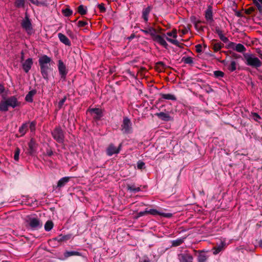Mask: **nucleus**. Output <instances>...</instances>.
<instances>
[{
	"mask_svg": "<svg viewBox=\"0 0 262 262\" xmlns=\"http://www.w3.org/2000/svg\"><path fill=\"white\" fill-rule=\"evenodd\" d=\"M195 50L197 53H201L202 52V46L201 44H198L195 46Z\"/></svg>",
	"mask_w": 262,
	"mask_h": 262,
	"instance_id": "obj_51",
	"label": "nucleus"
},
{
	"mask_svg": "<svg viewBox=\"0 0 262 262\" xmlns=\"http://www.w3.org/2000/svg\"><path fill=\"white\" fill-rule=\"evenodd\" d=\"M231 54L232 55V56L234 58H239L241 57V55L235 53H234V52H231Z\"/></svg>",
	"mask_w": 262,
	"mask_h": 262,
	"instance_id": "obj_58",
	"label": "nucleus"
},
{
	"mask_svg": "<svg viewBox=\"0 0 262 262\" xmlns=\"http://www.w3.org/2000/svg\"><path fill=\"white\" fill-rule=\"evenodd\" d=\"M33 64V61L32 58H28L23 63V68L26 73H28L31 69Z\"/></svg>",
	"mask_w": 262,
	"mask_h": 262,
	"instance_id": "obj_19",
	"label": "nucleus"
},
{
	"mask_svg": "<svg viewBox=\"0 0 262 262\" xmlns=\"http://www.w3.org/2000/svg\"><path fill=\"white\" fill-rule=\"evenodd\" d=\"M152 7L150 6H148L146 8H144L142 10V17L144 19V21L147 23L148 20V15L151 11Z\"/></svg>",
	"mask_w": 262,
	"mask_h": 262,
	"instance_id": "obj_22",
	"label": "nucleus"
},
{
	"mask_svg": "<svg viewBox=\"0 0 262 262\" xmlns=\"http://www.w3.org/2000/svg\"><path fill=\"white\" fill-rule=\"evenodd\" d=\"M126 189L130 192L136 193L141 191L140 187H136L135 184H126Z\"/></svg>",
	"mask_w": 262,
	"mask_h": 262,
	"instance_id": "obj_24",
	"label": "nucleus"
},
{
	"mask_svg": "<svg viewBox=\"0 0 262 262\" xmlns=\"http://www.w3.org/2000/svg\"><path fill=\"white\" fill-rule=\"evenodd\" d=\"M73 256H81V254L77 251H67V258Z\"/></svg>",
	"mask_w": 262,
	"mask_h": 262,
	"instance_id": "obj_30",
	"label": "nucleus"
},
{
	"mask_svg": "<svg viewBox=\"0 0 262 262\" xmlns=\"http://www.w3.org/2000/svg\"><path fill=\"white\" fill-rule=\"evenodd\" d=\"M121 130L123 134H130L133 132L132 123L127 117H123L122 123L121 125Z\"/></svg>",
	"mask_w": 262,
	"mask_h": 262,
	"instance_id": "obj_3",
	"label": "nucleus"
},
{
	"mask_svg": "<svg viewBox=\"0 0 262 262\" xmlns=\"http://www.w3.org/2000/svg\"><path fill=\"white\" fill-rule=\"evenodd\" d=\"M77 10L78 13L82 15L86 14L87 12L86 7H84L82 5H81L78 7Z\"/></svg>",
	"mask_w": 262,
	"mask_h": 262,
	"instance_id": "obj_31",
	"label": "nucleus"
},
{
	"mask_svg": "<svg viewBox=\"0 0 262 262\" xmlns=\"http://www.w3.org/2000/svg\"><path fill=\"white\" fill-rule=\"evenodd\" d=\"M122 145V144L121 143L119 144L118 147H116L112 143L109 144L106 150L107 155L108 156H112L114 154H119L121 150Z\"/></svg>",
	"mask_w": 262,
	"mask_h": 262,
	"instance_id": "obj_8",
	"label": "nucleus"
},
{
	"mask_svg": "<svg viewBox=\"0 0 262 262\" xmlns=\"http://www.w3.org/2000/svg\"><path fill=\"white\" fill-rule=\"evenodd\" d=\"M66 100V97H64L58 103L59 107H61L64 103V101Z\"/></svg>",
	"mask_w": 262,
	"mask_h": 262,
	"instance_id": "obj_57",
	"label": "nucleus"
},
{
	"mask_svg": "<svg viewBox=\"0 0 262 262\" xmlns=\"http://www.w3.org/2000/svg\"><path fill=\"white\" fill-rule=\"evenodd\" d=\"M73 236V234H67V241L72 238Z\"/></svg>",
	"mask_w": 262,
	"mask_h": 262,
	"instance_id": "obj_59",
	"label": "nucleus"
},
{
	"mask_svg": "<svg viewBox=\"0 0 262 262\" xmlns=\"http://www.w3.org/2000/svg\"><path fill=\"white\" fill-rule=\"evenodd\" d=\"M20 152V149L18 147H17L15 149V150L14 152V159L16 161H18L19 160V156Z\"/></svg>",
	"mask_w": 262,
	"mask_h": 262,
	"instance_id": "obj_42",
	"label": "nucleus"
},
{
	"mask_svg": "<svg viewBox=\"0 0 262 262\" xmlns=\"http://www.w3.org/2000/svg\"><path fill=\"white\" fill-rule=\"evenodd\" d=\"M166 39L169 42L177 46L178 47L182 48L183 44L180 43L177 40L173 39L168 37H166Z\"/></svg>",
	"mask_w": 262,
	"mask_h": 262,
	"instance_id": "obj_32",
	"label": "nucleus"
},
{
	"mask_svg": "<svg viewBox=\"0 0 262 262\" xmlns=\"http://www.w3.org/2000/svg\"><path fill=\"white\" fill-rule=\"evenodd\" d=\"M30 227L33 230H38L42 226L41 221L37 217H30L27 221Z\"/></svg>",
	"mask_w": 262,
	"mask_h": 262,
	"instance_id": "obj_6",
	"label": "nucleus"
},
{
	"mask_svg": "<svg viewBox=\"0 0 262 262\" xmlns=\"http://www.w3.org/2000/svg\"><path fill=\"white\" fill-rule=\"evenodd\" d=\"M67 46L70 47L71 46V42L70 40L67 38Z\"/></svg>",
	"mask_w": 262,
	"mask_h": 262,
	"instance_id": "obj_64",
	"label": "nucleus"
},
{
	"mask_svg": "<svg viewBox=\"0 0 262 262\" xmlns=\"http://www.w3.org/2000/svg\"><path fill=\"white\" fill-rule=\"evenodd\" d=\"M201 23L200 21H197L194 23L195 27L196 29H199L200 30L203 31V27L202 26H199V24Z\"/></svg>",
	"mask_w": 262,
	"mask_h": 262,
	"instance_id": "obj_55",
	"label": "nucleus"
},
{
	"mask_svg": "<svg viewBox=\"0 0 262 262\" xmlns=\"http://www.w3.org/2000/svg\"><path fill=\"white\" fill-rule=\"evenodd\" d=\"M155 116H156L160 120L163 121H169L171 120L172 118L169 115V113L167 112H160L159 113H157L155 114Z\"/></svg>",
	"mask_w": 262,
	"mask_h": 262,
	"instance_id": "obj_14",
	"label": "nucleus"
},
{
	"mask_svg": "<svg viewBox=\"0 0 262 262\" xmlns=\"http://www.w3.org/2000/svg\"><path fill=\"white\" fill-rule=\"evenodd\" d=\"M36 123L34 122H31L29 125L30 129L31 132H33L35 129Z\"/></svg>",
	"mask_w": 262,
	"mask_h": 262,
	"instance_id": "obj_53",
	"label": "nucleus"
},
{
	"mask_svg": "<svg viewBox=\"0 0 262 262\" xmlns=\"http://www.w3.org/2000/svg\"><path fill=\"white\" fill-rule=\"evenodd\" d=\"M145 164L144 162H143L141 160H139L138 161V162L137 163V168L139 169H144L145 168Z\"/></svg>",
	"mask_w": 262,
	"mask_h": 262,
	"instance_id": "obj_40",
	"label": "nucleus"
},
{
	"mask_svg": "<svg viewBox=\"0 0 262 262\" xmlns=\"http://www.w3.org/2000/svg\"><path fill=\"white\" fill-rule=\"evenodd\" d=\"M140 262H151V261L148 257H146V258H144L142 261H140Z\"/></svg>",
	"mask_w": 262,
	"mask_h": 262,
	"instance_id": "obj_63",
	"label": "nucleus"
},
{
	"mask_svg": "<svg viewBox=\"0 0 262 262\" xmlns=\"http://www.w3.org/2000/svg\"><path fill=\"white\" fill-rule=\"evenodd\" d=\"M184 242V238H180L171 241L173 247H177L181 245Z\"/></svg>",
	"mask_w": 262,
	"mask_h": 262,
	"instance_id": "obj_29",
	"label": "nucleus"
},
{
	"mask_svg": "<svg viewBox=\"0 0 262 262\" xmlns=\"http://www.w3.org/2000/svg\"><path fill=\"white\" fill-rule=\"evenodd\" d=\"M51 59L44 55L39 58L38 62L40 67V72L45 79H48V71L50 69Z\"/></svg>",
	"mask_w": 262,
	"mask_h": 262,
	"instance_id": "obj_1",
	"label": "nucleus"
},
{
	"mask_svg": "<svg viewBox=\"0 0 262 262\" xmlns=\"http://www.w3.org/2000/svg\"><path fill=\"white\" fill-rule=\"evenodd\" d=\"M29 152L30 154H33L35 151L36 144L33 139H31L29 143Z\"/></svg>",
	"mask_w": 262,
	"mask_h": 262,
	"instance_id": "obj_26",
	"label": "nucleus"
},
{
	"mask_svg": "<svg viewBox=\"0 0 262 262\" xmlns=\"http://www.w3.org/2000/svg\"><path fill=\"white\" fill-rule=\"evenodd\" d=\"M25 0H16L14 5L17 8H23L25 6Z\"/></svg>",
	"mask_w": 262,
	"mask_h": 262,
	"instance_id": "obj_36",
	"label": "nucleus"
},
{
	"mask_svg": "<svg viewBox=\"0 0 262 262\" xmlns=\"http://www.w3.org/2000/svg\"><path fill=\"white\" fill-rule=\"evenodd\" d=\"M72 11L69 8V6L67 5V9H66V15L67 17L70 16L72 14Z\"/></svg>",
	"mask_w": 262,
	"mask_h": 262,
	"instance_id": "obj_54",
	"label": "nucleus"
},
{
	"mask_svg": "<svg viewBox=\"0 0 262 262\" xmlns=\"http://www.w3.org/2000/svg\"><path fill=\"white\" fill-rule=\"evenodd\" d=\"M225 245L223 243H222L220 245L216 246L212 249L213 253L214 255H216L219 254L220 252L223 250L224 249Z\"/></svg>",
	"mask_w": 262,
	"mask_h": 262,
	"instance_id": "obj_27",
	"label": "nucleus"
},
{
	"mask_svg": "<svg viewBox=\"0 0 262 262\" xmlns=\"http://www.w3.org/2000/svg\"><path fill=\"white\" fill-rule=\"evenodd\" d=\"M28 124H24L22 126L19 128V132L22 135H24L26 134L28 130Z\"/></svg>",
	"mask_w": 262,
	"mask_h": 262,
	"instance_id": "obj_37",
	"label": "nucleus"
},
{
	"mask_svg": "<svg viewBox=\"0 0 262 262\" xmlns=\"http://www.w3.org/2000/svg\"><path fill=\"white\" fill-rule=\"evenodd\" d=\"M58 67L61 77L64 79L66 78V68L63 62L61 60L58 61Z\"/></svg>",
	"mask_w": 262,
	"mask_h": 262,
	"instance_id": "obj_23",
	"label": "nucleus"
},
{
	"mask_svg": "<svg viewBox=\"0 0 262 262\" xmlns=\"http://www.w3.org/2000/svg\"><path fill=\"white\" fill-rule=\"evenodd\" d=\"M166 35L168 36L172 37L173 38L177 37V32L176 29H173L171 32H168Z\"/></svg>",
	"mask_w": 262,
	"mask_h": 262,
	"instance_id": "obj_38",
	"label": "nucleus"
},
{
	"mask_svg": "<svg viewBox=\"0 0 262 262\" xmlns=\"http://www.w3.org/2000/svg\"><path fill=\"white\" fill-rule=\"evenodd\" d=\"M169 66H167L163 61H159L156 63L155 69L158 72H162L165 69L169 68Z\"/></svg>",
	"mask_w": 262,
	"mask_h": 262,
	"instance_id": "obj_20",
	"label": "nucleus"
},
{
	"mask_svg": "<svg viewBox=\"0 0 262 262\" xmlns=\"http://www.w3.org/2000/svg\"><path fill=\"white\" fill-rule=\"evenodd\" d=\"M251 116L253 117V119L257 122L258 121V119H261L260 116L257 113L252 112Z\"/></svg>",
	"mask_w": 262,
	"mask_h": 262,
	"instance_id": "obj_44",
	"label": "nucleus"
},
{
	"mask_svg": "<svg viewBox=\"0 0 262 262\" xmlns=\"http://www.w3.org/2000/svg\"><path fill=\"white\" fill-rule=\"evenodd\" d=\"M141 31L146 35L149 34L152 38L157 33V30L152 27H149L145 29H141Z\"/></svg>",
	"mask_w": 262,
	"mask_h": 262,
	"instance_id": "obj_18",
	"label": "nucleus"
},
{
	"mask_svg": "<svg viewBox=\"0 0 262 262\" xmlns=\"http://www.w3.org/2000/svg\"><path fill=\"white\" fill-rule=\"evenodd\" d=\"M228 47L233 49L239 53H243L246 51V49L245 46L241 43L236 44L234 42H230L228 45Z\"/></svg>",
	"mask_w": 262,
	"mask_h": 262,
	"instance_id": "obj_11",
	"label": "nucleus"
},
{
	"mask_svg": "<svg viewBox=\"0 0 262 262\" xmlns=\"http://www.w3.org/2000/svg\"><path fill=\"white\" fill-rule=\"evenodd\" d=\"M53 223L52 221H48L45 225V229L47 231H50L53 227Z\"/></svg>",
	"mask_w": 262,
	"mask_h": 262,
	"instance_id": "obj_33",
	"label": "nucleus"
},
{
	"mask_svg": "<svg viewBox=\"0 0 262 262\" xmlns=\"http://www.w3.org/2000/svg\"><path fill=\"white\" fill-rule=\"evenodd\" d=\"M160 95L161 96V98H159L158 102H162L163 101V99L171 100L174 101L177 100L176 96L173 94L160 93Z\"/></svg>",
	"mask_w": 262,
	"mask_h": 262,
	"instance_id": "obj_17",
	"label": "nucleus"
},
{
	"mask_svg": "<svg viewBox=\"0 0 262 262\" xmlns=\"http://www.w3.org/2000/svg\"><path fill=\"white\" fill-rule=\"evenodd\" d=\"M244 57L246 60L245 63L247 66L257 69L262 65L261 61L257 57L254 56L253 55L245 54Z\"/></svg>",
	"mask_w": 262,
	"mask_h": 262,
	"instance_id": "obj_2",
	"label": "nucleus"
},
{
	"mask_svg": "<svg viewBox=\"0 0 262 262\" xmlns=\"http://www.w3.org/2000/svg\"><path fill=\"white\" fill-rule=\"evenodd\" d=\"M66 100V97H64L58 103L59 107H61L64 103V101Z\"/></svg>",
	"mask_w": 262,
	"mask_h": 262,
	"instance_id": "obj_56",
	"label": "nucleus"
},
{
	"mask_svg": "<svg viewBox=\"0 0 262 262\" xmlns=\"http://www.w3.org/2000/svg\"><path fill=\"white\" fill-rule=\"evenodd\" d=\"M152 39L154 41L157 42L165 49H167L168 45L164 38L161 35L156 34Z\"/></svg>",
	"mask_w": 262,
	"mask_h": 262,
	"instance_id": "obj_16",
	"label": "nucleus"
},
{
	"mask_svg": "<svg viewBox=\"0 0 262 262\" xmlns=\"http://www.w3.org/2000/svg\"><path fill=\"white\" fill-rule=\"evenodd\" d=\"M213 73L216 78L223 77L225 75L224 73L221 71H215Z\"/></svg>",
	"mask_w": 262,
	"mask_h": 262,
	"instance_id": "obj_39",
	"label": "nucleus"
},
{
	"mask_svg": "<svg viewBox=\"0 0 262 262\" xmlns=\"http://www.w3.org/2000/svg\"><path fill=\"white\" fill-rule=\"evenodd\" d=\"M228 69L231 72H233L236 69V63L235 61L233 60L231 62L230 64L228 67Z\"/></svg>",
	"mask_w": 262,
	"mask_h": 262,
	"instance_id": "obj_34",
	"label": "nucleus"
},
{
	"mask_svg": "<svg viewBox=\"0 0 262 262\" xmlns=\"http://www.w3.org/2000/svg\"><path fill=\"white\" fill-rule=\"evenodd\" d=\"M135 37V34H132L129 37H128V39L129 40H132L133 39H134Z\"/></svg>",
	"mask_w": 262,
	"mask_h": 262,
	"instance_id": "obj_62",
	"label": "nucleus"
},
{
	"mask_svg": "<svg viewBox=\"0 0 262 262\" xmlns=\"http://www.w3.org/2000/svg\"><path fill=\"white\" fill-rule=\"evenodd\" d=\"M253 2V3L255 5V6L256 7L257 9H258V11L260 13H262V7L260 5L259 3H258L256 0H252Z\"/></svg>",
	"mask_w": 262,
	"mask_h": 262,
	"instance_id": "obj_43",
	"label": "nucleus"
},
{
	"mask_svg": "<svg viewBox=\"0 0 262 262\" xmlns=\"http://www.w3.org/2000/svg\"><path fill=\"white\" fill-rule=\"evenodd\" d=\"M205 17L208 22H213V8L211 5L207 6V8L205 12Z\"/></svg>",
	"mask_w": 262,
	"mask_h": 262,
	"instance_id": "obj_15",
	"label": "nucleus"
},
{
	"mask_svg": "<svg viewBox=\"0 0 262 262\" xmlns=\"http://www.w3.org/2000/svg\"><path fill=\"white\" fill-rule=\"evenodd\" d=\"M5 91V88L4 86L2 85V84H0V93H3Z\"/></svg>",
	"mask_w": 262,
	"mask_h": 262,
	"instance_id": "obj_60",
	"label": "nucleus"
},
{
	"mask_svg": "<svg viewBox=\"0 0 262 262\" xmlns=\"http://www.w3.org/2000/svg\"><path fill=\"white\" fill-rule=\"evenodd\" d=\"M66 184V177L61 178L58 182L57 187L60 188L64 186Z\"/></svg>",
	"mask_w": 262,
	"mask_h": 262,
	"instance_id": "obj_41",
	"label": "nucleus"
},
{
	"mask_svg": "<svg viewBox=\"0 0 262 262\" xmlns=\"http://www.w3.org/2000/svg\"><path fill=\"white\" fill-rule=\"evenodd\" d=\"M255 9L254 7H250L248 9L245 10V13L247 15L251 14L253 11H254Z\"/></svg>",
	"mask_w": 262,
	"mask_h": 262,
	"instance_id": "obj_50",
	"label": "nucleus"
},
{
	"mask_svg": "<svg viewBox=\"0 0 262 262\" xmlns=\"http://www.w3.org/2000/svg\"><path fill=\"white\" fill-rule=\"evenodd\" d=\"M58 37L60 41L66 44V36L60 33L58 34Z\"/></svg>",
	"mask_w": 262,
	"mask_h": 262,
	"instance_id": "obj_49",
	"label": "nucleus"
},
{
	"mask_svg": "<svg viewBox=\"0 0 262 262\" xmlns=\"http://www.w3.org/2000/svg\"><path fill=\"white\" fill-rule=\"evenodd\" d=\"M220 39L225 43L227 42L229 39L227 37H225L223 34L219 36Z\"/></svg>",
	"mask_w": 262,
	"mask_h": 262,
	"instance_id": "obj_52",
	"label": "nucleus"
},
{
	"mask_svg": "<svg viewBox=\"0 0 262 262\" xmlns=\"http://www.w3.org/2000/svg\"><path fill=\"white\" fill-rule=\"evenodd\" d=\"M178 259L180 262H193L192 255L188 252H184L179 254Z\"/></svg>",
	"mask_w": 262,
	"mask_h": 262,
	"instance_id": "obj_10",
	"label": "nucleus"
},
{
	"mask_svg": "<svg viewBox=\"0 0 262 262\" xmlns=\"http://www.w3.org/2000/svg\"><path fill=\"white\" fill-rule=\"evenodd\" d=\"M215 33L217 34L219 36L223 34V31L220 28L219 26L215 27Z\"/></svg>",
	"mask_w": 262,
	"mask_h": 262,
	"instance_id": "obj_48",
	"label": "nucleus"
},
{
	"mask_svg": "<svg viewBox=\"0 0 262 262\" xmlns=\"http://www.w3.org/2000/svg\"><path fill=\"white\" fill-rule=\"evenodd\" d=\"M86 25H88V23H87V21H84V20H79L77 23V26L79 27H84Z\"/></svg>",
	"mask_w": 262,
	"mask_h": 262,
	"instance_id": "obj_46",
	"label": "nucleus"
},
{
	"mask_svg": "<svg viewBox=\"0 0 262 262\" xmlns=\"http://www.w3.org/2000/svg\"><path fill=\"white\" fill-rule=\"evenodd\" d=\"M21 25L28 34H30L32 33V24L28 16H25L21 23Z\"/></svg>",
	"mask_w": 262,
	"mask_h": 262,
	"instance_id": "obj_9",
	"label": "nucleus"
},
{
	"mask_svg": "<svg viewBox=\"0 0 262 262\" xmlns=\"http://www.w3.org/2000/svg\"><path fill=\"white\" fill-rule=\"evenodd\" d=\"M182 61L186 64H191L193 63V58L191 57H183Z\"/></svg>",
	"mask_w": 262,
	"mask_h": 262,
	"instance_id": "obj_35",
	"label": "nucleus"
},
{
	"mask_svg": "<svg viewBox=\"0 0 262 262\" xmlns=\"http://www.w3.org/2000/svg\"><path fill=\"white\" fill-rule=\"evenodd\" d=\"M148 214H150L153 215H160L163 217L170 218L172 217V214L170 213H162L158 211L155 209H150L149 210L147 209Z\"/></svg>",
	"mask_w": 262,
	"mask_h": 262,
	"instance_id": "obj_13",
	"label": "nucleus"
},
{
	"mask_svg": "<svg viewBox=\"0 0 262 262\" xmlns=\"http://www.w3.org/2000/svg\"><path fill=\"white\" fill-rule=\"evenodd\" d=\"M97 7L99 8L100 12L104 13L106 11V8H105L104 4L103 3L98 4Z\"/></svg>",
	"mask_w": 262,
	"mask_h": 262,
	"instance_id": "obj_45",
	"label": "nucleus"
},
{
	"mask_svg": "<svg viewBox=\"0 0 262 262\" xmlns=\"http://www.w3.org/2000/svg\"><path fill=\"white\" fill-rule=\"evenodd\" d=\"M211 46L213 51L215 52H217L224 47V44L221 42H217L216 40H212L211 41Z\"/></svg>",
	"mask_w": 262,
	"mask_h": 262,
	"instance_id": "obj_21",
	"label": "nucleus"
},
{
	"mask_svg": "<svg viewBox=\"0 0 262 262\" xmlns=\"http://www.w3.org/2000/svg\"><path fill=\"white\" fill-rule=\"evenodd\" d=\"M87 113H89L95 120H99L103 116L102 110L99 108H89Z\"/></svg>",
	"mask_w": 262,
	"mask_h": 262,
	"instance_id": "obj_7",
	"label": "nucleus"
},
{
	"mask_svg": "<svg viewBox=\"0 0 262 262\" xmlns=\"http://www.w3.org/2000/svg\"><path fill=\"white\" fill-rule=\"evenodd\" d=\"M36 90H33L30 91L26 96V101L29 102H33V97L36 94Z\"/></svg>",
	"mask_w": 262,
	"mask_h": 262,
	"instance_id": "obj_25",
	"label": "nucleus"
},
{
	"mask_svg": "<svg viewBox=\"0 0 262 262\" xmlns=\"http://www.w3.org/2000/svg\"><path fill=\"white\" fill-rule=\"evenodd\" d=\"M197 262H208L209 255L204 250H194Z\"/></svg>",
	"mask_w": 262,
	"mask_h": 262,
	"instance_id": "obj_4",
	"label": "nucleus"
},
{
	"mask_svg": "<svg viewBox=\"0 0 262 262\" xmlns=\"http://www.w3.org/2000/svg\"><path fill=\"white\" fill-rule=\"evenodd\" d=\"M147 214H148V213H147V208H146L145 211H140V212H138V214H137V218H138V217H140L141 216L145 215H146Z\"/></svg>",
	"mask_w": 262,
	"mask_h": 262,
	"instance_id": "obj_47",
	"label": "nucleus"
},
{
	"mask_svg": "<svg viewBox=\"0 0 262 262\" xmlns=\"http://www.w3.org/2000/svg\"><path fill=\"white\" fill-rule=\"evenodd\" d=\"M235 15L236 16L239 17H242V14L241 12H240L239 11H236Z\"/></svg>",
	"mask_w": 262,
	"mask_h": 262,
	"instance_id": "obj_61",
	"label": "nucleus"
},
{
	"mask_svg": "<svg viewBox=\"0 0 262 262\" xmlns=\"http://www.w3.org/2000/svg\"><path fill=\"white\" fill-rule=\"evenodd\" d=\"M52 136L58 143L64 146V136L63 132L60 128H56L52 132Z\"/></svg>",
	"mask_w": 262,
	"mask_h": 262,
	"instance_id": "obj_5",
	"label": "nucleus"
},
{
	"mask_svg": "<svg viewBox=\"0 0 262 262\" xmlns=\"http://www.w3.org/2000/svg\"><path fill=\"white\" fill-rule=\"evenodd\" d=\"M9 106L6 100H2L0 102V111L2 112H7L8 110Z\"/></svg>",
	"mask_w": 262,
	"mask_h": 262,
	"instance_id": "obj_28",
	"label": "nucleus"
},
{
	"mask_svg": "<svg viewBox=\"0 0 262 262\" xmlns=\"http://www.w3.org/2000/svg\"><path fill=\"white\" fill-rule=\"evenodd\" d=\"M9 106L15 108V107L19 105L20 102L18 101L16 96H13L9 97L5 100Z\"/></svg>",
	"mask_w": 262,
	"mask_h": 262,
	"instance_id": "obj_12",
	"label": "nucleus"
}]
</instances>
